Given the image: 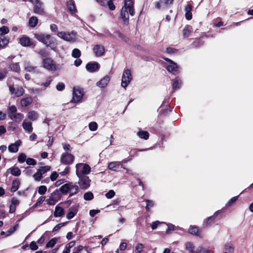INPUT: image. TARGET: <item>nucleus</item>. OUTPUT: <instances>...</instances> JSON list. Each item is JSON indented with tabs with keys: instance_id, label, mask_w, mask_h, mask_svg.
<instances>
[{
	"instance_id": "nucleus-30",
	"label": "nucleus",
	"mask_w": 253,
	"mask_h": 253,
	"mask_svg": "<svg viewBox=\"0 0 253 253\" xmlns=\"http://www.w3.org/2000/svg\"><path fill=\"white\" fill-rule=\"evenodd\" d=\"M20 184V182L18 179L14 180L12 183L11 191L12 192H15L16 191L19 189Z\"/></svg>"
},
{
	"instance_id": "nucleus-23",
	"label": "nucleus",
	"mask_w": 253,
	"mask_h": 253,
	"mask_svg": "<svg viewBox=\"0 0 253 253\" xmlns=\"http://www.w3.org/2000/svg\"><path fill=\"white\" fill-rule=\"evenodd\" d=\"M8 117L12 120L19 122L22 120L23 115L19 113H15L13 114L11 113Z\"/></svg>"
},
{
	"instance_id": "nucleus-36",
	"label": "nucleus",
	"mask_w": 253,
	"mask_h": 253,
	"mask_svg": "<svg viewBox=\"0 0 253 253\" xmlns=\"http://www.w3.org/2000/svg\"><path fill=\"white\" fill-rule=\"evenodd\" d=\"M9 39L6 37L0 38V49L3 48L8 44Z\"/></svg>"
},
{
	"instance_id": "nucleus-40",
	"label": "nucleus",
	"mask_w": 253,
	"mask_h": 253,
	"mask_svg": "<svg viewBox=\"0 0 253 253\" xmlns=\"http://www.w3.org/2000/svg\"><path fill=\"white\" fill-rule=\"evenodd\" d=\"M58 239L57 238H53L51 239L46 245V248H52L56 244Z\"/></svg>"
},
{
	"instance_id": "nucleus-42",
	"label": "nucleus",
	"mask_w": 253,
	"mask_h": 253,
	"mask_svg": "<svg viewBox=\"0 0 253 253\" xmlns=\"http://www.w3.org/2000/svg\"><path fill=\"white\" fill-rule=\"evenodd\" d=\"M93 194L91 192H87L84 194V198L86 201H89L93 199Z\"/></svg>"
},
{
	"instance_id": "nucleus-41",
	"label": "nucleus",
	"mask_w": 253,
	"mask_h": 253,
	"mask_svg": "<svg viewBox=\"0 0 253 253\" xmlns=\"http://www.w3.org/2000/svg\"><path fill=\"white\" fill-rule=\"evenodd\" d=\"M81 55V51L78 48H75L73 50L72 52V56L74 58H78Z\"/></svg>"
},
{
	"instance_id": "nucleus-61",
	"label": "nucleus",
	"mask_w": 253,
	"mask_h": 253,
	"mask_svg": "<svg viewBox=\"0 0 253 253\" xmlns=\"http://www.w3.org/2000/svg\"><path fill=\"white\" fill-rule=\"evenodd\" d=\"M18 224H17L16 225H15L13 227H11L8 230V235H10L11 234L14 233L17 229V228H18Z\"/></svg>"
},
{
	"instance_id": "nucleus-22",
	"label": "nucleus",
	"mask_w": 253,
	"mask_h": 253,
	"mask_svg": "<svg viewBox=\"0 0 253 253\" xmlns=\"http://www.w3.org/2000/svg\"><path fill=\"white\" fill-rule=\"evenodd\" d=\"M67 7L68 11L72 14L75 13L76 8L75 3L73 0H70L67 2Z\"/></svg>"
},
{
	"instance_id": "nucleus-53",
	"label": "nucleus",
	"mask_w": 253,
	"mask_h": 253,
	"mask_svg": "<svg viewBox=\"0 0 253 253\" xmlns=\"http://www.w3.org/2000/svg\"><path fill=\"white\" fill-rule=\"evenodd\" d=\"M144 246L141 243H138L135 247V251L136 253H141L143 250Z\"/></svg>"
},
{
	"instance_id": "nucleus-12",
	"label": "nucleus",
	"mask_w": 253,
	"mask_h": 253,
	"mask_svg": "<svg viewBox=\"0 0 253 253\" xmlns=\"http://www.w3.org/2000/svg\"><path fill=\"white\" fill-rule=\"evenodd\" d=\"M83 96V93L81 90L74 89L73 98L71 102L75 103L78 102L82 99Z\"/></svg>"
},
{
	"instance_id": "nucleus-57",
	"label": "nucleus",
	"mask_w": 253,
	"mask_h": 253,
	"mask_svg": "<svg viewBox=\"0 0 253 253\" xmlns=\"http://www.w3.org/2000/svg\"><path fill=\"white\" fill-rule=\"evenodd\" d=\"M26 163L28 165L35 166L37 164L36 161L33 158H28L26 160Z\"/></svg>"
},
{
	"instance_id": "nucleus-20",
	"label": "nucleus",
	"mask_w": 253,
	"mask_h": 253,
	"mask_svg": "<svg viewBox=\"0 0 253 253\" xmlns=\"http://www.w3.org/2000/svg\"><path fill=\"white\" fill-rule=\"evenodd\" d=\"M178 68V66L173 61V63H170L169 65H168L166 67L167 70L169 72L172 73L174 74H177Z\"/></svg>"
},
{
	"instance_id": "nucleus-32",
	"label": "nucleus",
	"mask_w": 253,
	"mask_h": 253,
	"mask_svg": "<svg viewBox=\"0 0 253 253\" xmlns=\"http://www.w3.org/2000/svg\"><path fill=\"white\" fill-rule=\"evenodd\" d=\"M38 19L36 16H32L29 20V25L30 27L34 28L38 24Z\"/></svg>"
},
{
	"instance_id": "nucleus-5",
	"label": "nucleus",
	"mask_w": 253,
	"mask_h": 253,
	"mask_svg": "<svg viewBox=\"0 0 253 253\" xmlns=\"http://www.w3.org/2000/svg\"><path fill=\"white\" fill-rule=\"evenodd\" d=\"M79 178L78 184L80 188L87 189L90 185L91 180L87 176H77Z\"/></svg>"
},
{
	"instance_id": "nucleus-11",
	"label": "nucleus",
	"mask_w": 253,
	"mask_h": 253,
	"mask_svg": "<svg viewBox=\"0 0 253 253\" xmlns=\"http://www.w3.org/2000/svg\"><path fill=\"white\" fill-rule=\"evenodd\" d=\"M85 68L89 72L93 73L98 71L100 65L96 62H90L86 65Z\"/></svg>"
},
{
	"instance_id": "nucleus-49",
	"label": "nucleus",
	"mask_w": 253,
	"mask_h": 253,
	"mask_svg": "<svg viewBox=\"0 0 253 253\" xmlns=\"http://www.w3.org/2000/svg\"><path fill=\"white\" fill-rule=\"evenodd\" d=\"M89 128L91 131H95L97 128V124L95 122H92L89 124Z\"/></svg>"
},
{
	"instance_id": "nucleus-46",
	"label": "nucleus",
	"mask_w": 253,
	"mask_h": 253,
	"mask_svg": "<svg viewBox=\"0 0 253 253\" xmlns=\"http://www.w3.org/2000/svg\"><path fill=\"white\" fill-rule=\"evenodd\" d=\"M50 169V167L49 166H46L44 167H41L38 170V171L42 175L45 173L47 171L49 170Z\"/></svg>"
},
{
	"instance_id": "nucleus-54",
	"label": "nucleus",
	"mask_w": 253,
	"mask_h": 253,
	"mask_svg": "<svg viewBox=\"0 0 253 253\" xmlns=\"http://www.w3.org/2000/svg\"><path fill=\"white\" fill-rule=\"evenodd\" d=\"M47 190V188L45 186L42 185L39 187L38 192L41 195L44 194Z\"/></svg>"
},
{
	"instance_id": "nucleus-25",
	"label": "nucleus",
	"mask_w": 253,
	"mask_h": 253,
	"mask_svg": "<svg viewBox=\"0 0 253 253\" xmlns=\"http://www.w3.org/2000/svg\"><path fill=\"white\" fill-rule=\"evenodd\" d=\"M71 185L70 186L69 192L70 196H71L77 194L79 191V187L77 185L74 184L73 183L70 182Z\"/></svg>"
},
{
	"instance_id": "nucleus-60",
	"label": "nucleus",
	"mask_w": 253,
	"mask_h": 253,
	"mask_svg": "<svg viewBox=\"0 0 253 253\" xmlns=\"http://www.w3.org/2000/svg\"><path fill=\"white\" fill-rule=\"evenodd\" d=\"M33 177L35 180L40 181L42 178V175L37 171V172L34 174Z\"/></svg>"
},
{
	"instance_id": "nucleus-10",
	"label": "nucleus",
	"mask_w": 253,
	"mask_h": 253,
	"mask_svg": "<svg viewBox=\"0 0 253 253\" xmlns=\"http://www.w3.org/2000/svg\"><path fill=\"white\" fill-rule=\"evenodd\" d=\"M173 0H160L156 4V7L158 9H164L168 8L170 5L172 4Z\"/></svg>"
},
{
	"instance_id": "nucleus-33",
	"label": "nucleus",
	"mask_w": 253,
	"mask_h": 253,
	"mask_svg": "<svg viewBox=\"0 0 253 253\" xmlns=\"http://www.w3.org/2000/svg\"><path fill=\"white\" fill-rule=\"evenodd\" d=\"M188 232L191 234L200 236L199 228L197 226H191L188 229Z\"/></svg>"
},
{
	"instance_id": "nucleus-4",
	"label": "nucleus",
	"mask_w": 253,
	"mask_h": 253,
	"mask_svg": "<svg viewBox=\"0 0 253 253\" xmlns=\"http://www.w3.org/2000/svg\"><path fill=\"white\" fill-rule=\"evenodd\" d=\"M35 38L39 42H42L47 46H49L52 43L53 41L49 35L44 34H35Z\"/></svg>"
},
{
	"instance_id": "nucleus-21",
	"label": "nucleus",
	"mask_w": 253,
	"mask_h": 253,
	"mask_svg": "<svg viewBox=\"0 0 253 253\" xmlns=\"http://www.w3.org/2000/svg\"><path fill=\"white\" fill-rule=\"evenodd\" d=\"M216 216V212L212 215L211 216L204 221L203 225L205 227H208L211 225L215 222V218Z\"/></svg>"
},
{
	"instance_id": "nucleus-31",
	"label": "nucleus",
	"mask_w": 253,
	"mask_h": 253,
	"mask_svg": "<svg viewBox=\"0 0 253 253\" xmlns=\"http://www.w3.org/2000/svg\"><path fill=\"white\" fill-rule=\"evenodd\" d=\"M10 171V173L12 175L18 176L21 174V170L18 167H12L9 169Z\"/></svg>"
},
{
	"instance_id": "nucleus-7",
	"label": "nucleus",
	"mask_w": 253,
	"mask_h": 253,
	"mask_svg": "<svg viewBox=\"0 0 253 253\" xmlns=\"http://www.w3.org/2000/svg\"><path fill=\"white\" fill-rule=\"evenodd\" d=\"M34 5V13L43 15L44 14V10L43 6V3L39 0H30Z\"/></svg>"
},
{
	"instance_id": "nucleus-59",
	"label": "nucleus",
	"mask_w": 253,
	"mask_h": 253,
	"mask_svg": "<svg viewBox=\"0 0 253 253\" xmlns=\"http://www.w3.org/2000/svg\"><path fill=\"white\" fill-rule=\"evenodd\" d=\"M29 247L32 251H36L38 249V246L35 241H32L29 245Z\"/></svg>"
},
{
	"instance_id": "nucleus-19",
	"label": "nucleus",
	"mask_w": 253,
	"mask_h": 253,
	"mask_svg": "<svg viewBox=\"0 0 253 253\" xmlns=\"http://www.w3.org/2000/svg\"><path fill=\"white\" fill-rule=\"evenodd\" d=\"M122 163L120 162H112L108 164V168L113 171H118Z\"/></svg>"
},
{
	"instance_id": "nucleus-43",
	"label": "nucleus",
	"mask_w": 253,
	"mask_h": 253,
	"mask_svg": "<svg viewBox=\"0 0 253 253\" xmlns=\"http://www.w3.org/2000/svg\"><path fill=\"white\" fill-rule=\"evenodd\" d=\"M24 89H23V88L22 87H17L15 89V92L14 94L17 97H20V96H22L24 94Z\"/></svg>"
},
{
	"instance_id": "nucleus-45",
	"label": "nucleus",
	"mask_w": 253,
	"mask_h": 253,
	"mask_svg": "<svg viewBox=\"0 0 253 253\" xmlns=\"http://www.w3.org/2000/svg\"><path fill=\"white\" fill-rule=\"evenodd\" d=\"M9 28L7 26H3L0 28V36H3L8 33Z\"/></svg>"
},
{
	"instance_id": "nucleus-3",
	"label": "nucleus",
	"mask_w": 253,
	"mask_h": 253,
	"mask_svg": "<svg viewBox=\"0 0 253 253\" xmlns=\"http://www.w3.org/2000/svg\"><path fill=\"white\" fill-rule=\"evenodd\" d=\"M57 36L65 41L74 42L77 39V33L74 31L71 32H60L57 34Z\"/></svg>"
},
{
	"instance_id": "nucleus-47",
	"label": "nucleus",
	"mask_w": 253,
	"mask_h": 253,
	"mask_svg": "<svg viewBox=\"0 0 253 253\" xmlns=\"http://www.w3.org/2000/svg\"><path fill=\"white\" fill-rule=\"evenodd\" d=\"M181 84V81L180 80H176L174 81L172 84V88L173 89H177L180 88V86Z\"/></svg>"
},
{
	"instance_id": "nucleus-9",
	"label": "nucleus",
	"mask_w": 253,
	"mask_h": 253,
	"mask_svg": "<svg viewBox=\"0 0 253 253\" xmlns=\"http://www.w3.org/2000/svg\"><path fill=\"white\" fill-rule=\"evenodd\" d=\"M43 67L50 71H55L57 69L56 64L53 60L50 58H46L43 60Z\"/></svg>"
},
{
	"instance_id": "nucleus-51",
	"label": "nucleus",
	"mask_w": 253,
	"mask_h": 253,
	"mask_svg": "<svg viewBox=\"0 0 253 253\" xmlns=\"http://www.w3.org/2000/svg\"><path fill=\"white\" fill-rule=\"evenodd\" d=\"M38 54L40 55L42 58L47 57L48 55V53L44 49H40L38 52Z\"/></svg>"
},
{
	"instance_id": "nucleus-35",
	"label": "nucleus",
	"mask_w": 253,
	"mask_h": 253,
	"mask_svg": "<svg viewBox=\"0 0 253 253\" xmlns=\"http://www.w3.org/2000/svg\"><path fill=\"white\" fill-rule=\"evenodd\" d=\"M70 185V182L64 184L60 188V191L64 194H67L69 192Z\"/></svg>"
},
{
	"instance_id": "nucleus-8",
	"label": "nucleus",
	"mask_w": 253,
	"mask_h": 253,
	"mask_svg": "<svg viewBox=\"0 0 253 253\" xmlns=\"http://www.w3.org/2000/svg\"><path fill=\"white\" fill-rule=\"evenodd\" d=\"M74 156L69 153H64L61 155L60 162L65 165H71L74 161Z\"/></svg>"
},
{
	"instance_id": "nucleus-13",
	"label": "nucleus",
	"mask_w": 253,
	"mask_h": 253,
	"mask_svg": "<svg viewBox=\"0 0 253 253\" xmlns=\"http://www.w3.org/2000/svg\"><path fill=\"white\" fill-rule=\"evenodd\" d=\"M93 51L96 56L100 57L104 54L105 48L102 45L96 44L93 48Z\"/></svg>"
},
{
	"instance_id": "nucleus-39",
	"label": "nucleus",
	"mask_w": 253,
	"mask_h": 253,
	"mask_svg": "<svg viewBox=\"0 0 253 253\" xmlns=\"http://www.w3.org/2000/svg\"><path fill=\"white\" fill-rule=\"evenodd\" d=\"M204 42L200 39H196L190 45L191 47H199L203 44Z\"/></svg>"
},
{
	"instance_id": "nucleus-28",
	"label": "nucleus",
	"mask_w": 253,
	"mask_h": 253,
	"mask_svg": "<svg viewBox=\"0 0 253 253\" xmlns=\"http://www.w3.org/2000/svg\"><path fill=\"white\" fill-rule=\"evenodd\" d=\"M8 68L13 72L16 73H20V67L18 63H12L9 64L8 66Z\"/></svg>"
},
{
	"instance_id": "nucleus-26",
	"label": "nucleus",
	"mask_w": 253,
	"mask_h": 253,
	"mask_svg": "<svg viewBox=\"0 0 253 253\" xmlns=\"http://www.w3.org/2000/svg\"><path fill=\"white\" fill-rule=\"evenodd\" d=\"M32 102L33 98L31 97H28L22 99L20 103L22 107H27L30 105Z\"/></svg>"
},
{
	"instance_id": "nucleus-38",
	"label": "nucleus",
	"mask_w": 253,
	"mask_h": 253,
	"mask_svg": "<svg viewBox=\"0 0 253 253\" xmlns=\"http://www.w3.org/2000/svg\"><path fill=\"white\" fill-rule=\"evenodd\" d=\"M234 246L231 243H227L225 244L224 249L229 252V253H233L234 251Z\"/></svg>"
},
{
	"instance_id": "nucleus-29",
	"label": "nucleus",
	"mask_w": 253,
	"mask_h": 253,
	"mask_svg": "<svg viewBox=\"0 0 253 253\" xmlns=\"http://www.w3.org/2000/svg\"><path fill=\"white\" fill-rule=\"evenodd\" d=\"M23 128L29 132H31L33 131L32 124L31 122H26L24 121L22 123Z\"/></svg>"
},
{
	"instance_id": "nucleus-52",
	"label": "nucleus",
	"mask_w": 253,
	"mask_h": 253,
	"mask_svg": "<svg viewBox=\"0 0 253 253\" xmlns=\"http://www.w3.org/2000/svg\"><path fill=\"white\" fill-rule=\"evenodd\" d=\"M146 206L145 208L147 211H149L150 208H152L154 206V202L150 200H146Z\"/></svg>"
},
{
	"instance_id": "nucleus-14",
	"label": "nucleus",
	"mask_w": 253,
	"mask_h": 253,
	"mask_svg": "<svg viewBox=\"0 0 253 253\" xmlns=\"http://www.w3.org/2000/svg\"><path fill=\"white\" fill-rule=\"evenodd\" d=\"M19 43L23 46H30L33 44L30 38L26 36H23L19 39Z\"/></svg>"
},
{
	"instance_id": "nucleus-2",
	"label": "nucleus",
	"mask_w": 253,
	"mask_h": 253,
	"mask_svg": "<svg viewBox=\"0 0 253 253\" xmlns=\"http://www.w3.org/2000/svg\"><path fill=\"white\" fill-rule=\"evenodd\" d=\"M76 173L77 176H86L91 171L90 166L84 163H78L76 165Z\"/></svg>"
},
{
	"instance_id": "nucleus-62",
	"label": "nucleus",
	"mask_w": 253,
	"mask_h": 253,
	"mask_svg": "<svg viewBox=\"0 0 253 253\" xmlns=\"http://www.w3.org/2000/svg\"><path fill=\"white\" fill-rule=\"evenodd\" d=\"M238 199V196L234 197L232 198L226 204V206H230L232 205L234 202H235Z\"/></svg>"
},
{
	"instance_id": "nucleus-17",
	"label": "nucleus",
	"mask_w": 253,
	"mask_h": 253,
	"mask_svg": "<svg viewBox=\"0 0 253 253\" xmlns=\"http://www.w3.org/2000/svg\"><path fill=\"white\" fill-rule=\"evenodd\" d=\"M109 81V77L108 76H106L101 80H100L99 82H97L96 85L97 86L99 87L104 88L107 85Z\"/></svg>"
},
{
	"instance_id": "nucleus-15",
	"label": "nucleus",
	"mask_w": 253,
	"mask_h": 253,
	"mask_svg": "<svg viewBox=\"0 0 253 253\" xmlns=\"http://www.w3.org/2000/svg\"><path fill=\"white\" fill-rule=\"evenodd\" d=\"M21 143L20 140H17L14 143L11 144L8 146V150L11 153H16L18 151V147Z\"/></svg>"
},
{
	"instance_id": "nucleus-48",
	"label": "nucleus",
	"mask_w": 253,
	"mask_h": 253,
	"mask_svg": "<svg viewBox=\"0 0 253 253\" xmlns=\"http://www.w3.org/2000/svg\"><path fill=\"white\" fill-rule=\"evenodd\" d=\"M26 155L25 153H21L18 157V161L20 163H23L25 161H26Z\"/></svg>"
},
{
	"instance_id": "nucleus-18",
	"label": "nucleus",
	"mask_w": 253,
	"mask_h": 253,
	"mask_svg": "<svg viewBox=\"0 0 253 253\" xmlns=\"http://www.w3.org/2000/svg\"><path fill=\"white\" fill-rule=\"evenodd\" d=\"M78 208L77 206H73L71 207L69 209V212L67 215V218L68 219H72L76 214Z\"/></svg>"
},
{
	"instance_id": "nucleus-37",
	"label": "nucleus",
	"mask_w": 253,
	"mask_h": 253,
	"mask_svg": "<svg viewBox=\"0 0 253 253\" xmlns=\"http://www.w3.org/2000/svg\"><path fill=\"white\" fill-rule=\"evenodd\" d=\"M28 118L32 121H35L38 117L37 113L35 111H31L28 113Z\"/></svg>"
},
{
	"instance_id": "nucleus-1",
	"label": "nucleus",
	"mask_w": 253,
	"mask_h": 253,
	"mask_svg": "<svg viewBox=\"0 0 253 253\" xmlns=\"http://www.w3.org/2000/svg\"><path fill=\"white\" fill-rule=\"evenodd\" d=\"M133 3L131 0H125V5L121 11V17L125 24L128 23L129 14L133 16L134 14Z\"/></svg>"
},
{
	"instance_id": "nucleus-56",
	"label": "nucleus",
	"mask_w": 253,
	"mask_h": 253,
	"mask_svg": "<svg viewBox=\"0 0 253 253\" xmlns=\"http://www.w3.org/2000/svg\"><path fill=\"white\" fill-rule=\"evenodd\" d=\"M115 195V192L113 190H109L107 193H106L105 196L108 199L112 198Z\"/></svg>"
},
{
	"instance_id": "nucleus-58",
	"label": "nucleus",
	"mask_w": 253,
	"mask_h": 253,
	"mask_svg": "<svg viewBox=\"0 0 253 253\" xmlns=\"http://www.w3.org/2000/svg\"><path fill=\"white\" fill-rule=\"evenodd\" d=\"M115 33L119 38H120L122 40L125 41V42L127 41V37H126L123 34L120 32L119 31H117V32H116Z\"/></svg>"
},
{
	"instance_id": "nucleus-6",
	"label": "nucleus",
	"mask_w": 253,
	"mask_h": 253,
	"mask_svg": "<svg viewBox=\"0 0 253 253\" xmlns=\"http://www.w3.org/2000/svg\"><path fill=\"white\" fill-rule=\"evenodd\" d=\"M132 80V76L129 69H126L124 71L122 79V86L126 88Z\"/></svg>"
},
{
	"instance_id": "nucleus-44",
	"label": "nucleus",
	"mask_w": 253,
	"mask_h": 253,
	"mask_svg": "<svg viewBox=\"0 0 253 253\" xmlns=\"http://www.w3.org/2000/svg\"><path fill=\"white\" fill-rule=\"evenodd\" d=\"M53 194H54V193H52L51 195L49 197V198L47 199L46 200L47 204L49 205H54L55 204L56 202H57V201L53 197Z\"/></svg>"
},
{
	"instance_id": "nucleus-16",
	"label": "nucleus",
	"mask_w": 253,
	"mask_h": 253,
	"mask_svg": "<svg viewBox=\"0 0 253 253\" xmlns=\"http://www.w3.org/2000/svg\"><path fill=\"white\" fill-rule=\"evenodd\" d=\"M24 69L29 72L39 73L40 72L37 69V67L32 65L29 62L24 63Z\"/></svg>"
},
{
	"instance_id": "nucleus-55",
	"label": "nucleus",
	"mask_w": 253,
	"mask_h": 253,
	"mask_svg": "<svg viewBox=\"0 0 253 253\" xmlns=\"http://www.w3.org/2000/svg\"><path fill=\"white\" fill-rule=\"evenodd\" d=\"M17 112V108L15 105H12L10 106L8 110V115L11 113L13 114Z\"/></svg>"
},
{
	"instance_id": "nucleus-27",
	"label": "nucleus",
	"mask_w": 253,
	"mask_h": 253,
	"mask_svg": "<svg viewBox=\"0 0 253 253\" xmlns=\"http://www.w3.org/2000/svg\"><path fill=\"white\" fill-rule=\"evenodd\" d=\"M64 209L59 206H56L55 209L54 215L55 217H60L64 215Z\"/></svg>"
},
{
	"instance_id": "nucleus-24",
	"label": "nucleus",
	"mask_w": 253,
	"mask_h": 253,
	"mask_svg": "<svg viewBox=\"0 0 253 253\" xmlns=\"http://www.w3.org/2000/svg\"><path fill=\"white\" fill-rule=\"evenodd\" d=\"M192 27L190 25L186 26L182 30V36L184 38L188 37L192 31Z\"/></svg>"
},
{
	"instance_id": "nucleus-64",
	"label": "nucleus",
	"mask_w": 253,
	"mask_h": 253,
	"mask_svg": "<svg viewBox=\"0 0 253 253\" xmlns=\"http://www.w3.org/2000/svg\"><path fill=\"white\" fill-rule=\"evenodd\" d=\"M56 88L58 90L62 91L65 88V84L62 83H59L57 84Z\"/></svg>"
},
{
	"instance_id": "nucleus-50",
	"label": "nucleus",
	"mask_w": 253,
	"mask_h": 253,
	"mask_svg": "<svg viewBox=\"0 0 253 253\" xmlns=\"http://www.w3.org/2000/svg\"><path fill=\"white\" fill-rule=\"evenodd\" d=\"M45 197H41L38 199V201L33 206V208H35L37 207L39 205H41L42 203V202L45 200Z\"/></svg>"
},
{
	"instance_id": "nucleus-63",
	"label": "nucleus",
	"mask_w": 253,
	"mask_h": 253,
	"mask_svg": "<svg viewBox=\"0 0 253 253\" xmlns=\"http://www.w3.org/2000/svg\"><path fill=\"white\" fill-rule=\"evenodd\" d=\"M107 5L111 10H114L115 9V6L114 5L112 0L108 1Z\"/></svg>"
},
{
	"instance_id": "nucleus-34",
	"label": "nucleus",
	"mask_w": 253,
	"mask_h": 253,
	"mask_svg": "<svg viewBox=\"0 0 253 253\" xmlns=\"http://www.w3.org/2000/svg\"><path fill=\"white\" fill-rule=\"evenodd\" d=\"M137 135L142 139L147 140L149 138V134L147 131L140 130L137 132Z\"/></svg>"
}]
</instances>
